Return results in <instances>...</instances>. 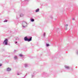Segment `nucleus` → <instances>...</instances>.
<instances>
[{
    "label": "nucleus",
    "mask_w": 78,
    "mask_h": 78,
    "mask_svg": "<svg viewBox=\"0 0 78 78\" xmlns=\"http://www.w3.org/2000/svg\"><path fill=\"white\" fill-rule=\"evenodd\" d=\"M31 39H32V37H31L30 39H28L27 37H26L24 38V40L25 41H28L29 42L30 41H31Z\"/></svg>",
    "instance_id": "obj_1"
},
{
    "label": "nucleus",
    "mask_w": 78,
    "mask_h": 78,
    "mask_svg": "<svg viewBox=\"0 0 78 78\" xmlns=\"http://www.w3.org/2000/svg\"><path fill=\"white\" fill-rule=\"evenodd\" d=\"M27 23L25 22H23L22 25L23 27H26V26H27Z\"/></svg>",
    "instance_id": "obj_2"
},
{
    "label": "nucleus",
    "mask_w": 78,
    "mask_h": 78,
    "mask_svg": "<svg viewBox=\"0 0 78 78\" xmlns=\"http://www.w3.org/2000/svg\"><path fill=\"white\" fill-rule=\"evenodd\" d=\"M5 43V45H7L8 44V39H5L4 41L3 44Z\"/></svg>",
    "instance_id": "obj_3"
},
{
    "label": "nucleus",
    "mask_w": 78,
    "mask_h": 78,
    "mask_svg": "<svg viewBox=\"0 0 78 78\" xmlns=\"http://www.w3.org/2000/svg\"><path fill=\"white\" fill-rule=\"evenodd\" d=\"M65 68H66V69H69V67L67 66H65Z\"/></svg>",
    "instance_id": "obj_4"
},
{
    "label": "nucleus",
    "mask_w": 78,
    "mask_h": 78,
    "mask_svg": "<svg viewBox=\"0 0 78 78\" xmlns=\"http://www.w3.org/2000/svg\"><path fill=\"white\" fill-rule=\"evenodd\" d=\"M11 69L8 68L7 69V71H10V70H11Z\"/></svg>",
    "instance_id": "obj_5"
},
{
    "label": "nucleus",
    "mask_w": 78,
    "mask_h": 78,
    "mask_svg": "<svg viewBox=\"0 0 78 78\" xmlns=\"http://www.w3.org/2000/svg\"><path fill=\"white\" fill-rule=\"evenodd\" d=\"M39 11V9H37L36 10V12H38Z\"/></svg>",
    "instance_id": "obj_6"
},
{
    "label": "nucleus",
    "mask_w": 78,
    "mask_h": 78,
    "mask_svg": "<svg viewBox=\"0 0 78 78\" xmlns=\"http://www.w3.org/2000/svg\"><path fill=\"white\" fill-rule=\"evenodd\" d=\"M17 58V57L16 56H15L14 58V59H16Z\"/></svg>",
    "instance_id": "obj_7"
},
{
    "label": "nucleus",
    "mask_w": 78,
    "mask_h": 78,
    "mask_svg": "<svg viewBox=\"0 0 78 78\" xmlns=\"http://www.w3.org/2000/svg\"><path fill=\"white\" fill-rule=\"evenodd\" d=\"M19 56H21V57H22L23 56V55H22L21 54H20L19 55Z\"/></svg>",
    "instance_id": "obj_8"
},
{
    "label": "nucleus",
    "mask_w": 78,
    "mask_h": 78,
    "mask_svg": "<svg viewBox=\"0 0 78 78\" xmlns=\"http://www.w3.org/2000/svg\"><path fill=\"white\" fill-rule=\"evenodd\" d=\"M31 22H34V20L33 19H31Z\"/></svg>",
    "instance_id": "obj_9"
},
{
    "label": "nucleus",
    "mask_w": 78,
    "mask_h": 78,
    "mask_svg": "<svg viewBox=\"0 0 78 78\" xmlns=\"http://www.w3.org/2000/svg\"><path fill=\"white\" fill-rule=\"evenodd\" d=\"M49 45L48 44H46V46H47V47H48V46H49Z\"/></svg>",
    "instance_id": "obj_10"
},
{
    "label": "nucleus",
    "mask_w": 78,
    "mask_h": 78,
    "mask_svg": "<svg viewBox=\"0 0 78 78\" xmlns=\"http://www.w3.org/2000/svg\"><path fill=\"white\" fill-rule=\"evenodd\" d=\"M44 36H45V33H44L43 34Z\"/></svg>",
    "instance_id": "obj_11"
},
{
    "label": "nucleus",
    "mask_w": 78,
    "mask_h": 78,
    "mask_svg": "<svg viewBox=\"0 0 78 78\" xmlns=\"http://www.w3.org/2000/svg\"><path fill=\"white\" fill-rule=\"evenodd\" d=\"M25 67H27V64H25Z\"/></svg>",
    "instance_id": "obj_12"
},
{
    "label": "nucleus",
    "mask_w": 78,
    "mask_h": 78,
    "mask_svg": "<svg viewBox=\"0 0 78 78\" xmlns=\"http://www.w3.org/2000/svg\"><path fill=\"white\" fill-rule=\"evenodd\" d=\"M22 16H23V14H21L20 15V17H22Z\"/></svg>",
    "instance_id": "obj_13"
},
{
    "label": "nucleus",
    "mask_w": 78,
    "mask_h": 78,
    "mask_svg": "<svg viewBox=\"0 0 78 78\" xmlns=\"http://www.w3.org/2000/svg\"><path fill=\"white\" fill-rule=\"evenodd\" d=\"M7 22V20H5V21H4V22Z\"/></svg>",
    "instance_id": "obj_14"
},
{
    "label": "nucleus",
    "mask_w": 78,
    "mask_h": 78,
    "mask_svg": "<svg viewBox=\"0 0 78 78\" xmlns=\"http://www.w3.org/2000/svg\"><path fill=\"white\" fill-rule=\"evenodd\" d=\"M66 27H67V26H68V24H66Z\"/></svg>",
    "instance_id": "obj_15"
},
{
    "label": "nucleus",
    "mask_w": 78,
    "mask_h": 78,
    "mask_svg": "<svg viewBox=\"0 0 78 78\" xmlns=\"http://www.w3.org/2000/svg\"><path fill=\"white\" fill-rule=\"evenodd\" d=\"M2 66V64H0V67Z\"/></svg>",
    "instance_id": "obj_16"
},
{
    "label": "nucleus",
    "mask_w": 78,
    "mask_h": 78,
    "mask_svg": "<svg viewBox=\"0 0 78 78\" xmlns=\"http://www.w3.org/2000/svg\"><path fill=\"white\" fill-rule=\"evenodd\" d=\"M17 42H16L15 44H17Z\"/></svg>",
    "instance_id": "obj_17"
},
{
    "label": "nucleus",
    "mask_w": 78,
    "mask_h": 78,
    "mask_svg": "<svg viewBox=\"0 0 78 78\" xmlns=\"http://www.w3.org/2000/svg\"><path fill=\"white\" fill-rule=\"evenodd\" d=\"M73 20H75V19H73Z\"/></svg>",
    "instance_id": "obj_18"
},
{
    "label": "nucleus",
    "mask_w": 78,
    "mask_h": 78,
    "mask_svg": "<svg viewBox=\"0 0 78 78\" xmlns=\"http://www.w3.org/2000/svg\"><path fill=\"white\" fill-rule=\"evenodd\" d=\"M17 75H19V74H17Z\"/></svg>",
    "instance_id": "obj_19"
}]
</instances>
